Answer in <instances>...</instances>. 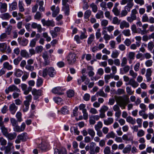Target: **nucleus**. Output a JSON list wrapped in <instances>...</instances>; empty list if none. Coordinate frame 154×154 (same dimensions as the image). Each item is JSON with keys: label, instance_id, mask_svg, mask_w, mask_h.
Here are the masks:
<instances>
[{"label": "nucleus", "instance_id": "nucleus-60", "mask_svg": "<svg viewBox=\"0 0 154 154\" xmlns=\"http://www.w3.org/2000/svg\"><path fill=\"white\" fill-rule=\"evenodd\" d=\"M109 107L107 106L103 105L101 106L99 111L105 112L107 111Z\"/></svg>", "mask_w": 154, "mask_h": 154}, {"label": "nucleus", "instance_id": "nucleus-38", "mask_svg": "<svg viewBox=\"0 0 154 154\" xmlns=\"http://www.w3.org/2000/svg\"><path fill=\"white\" fill-rule=\"evenodd\" d=\"M3 67L9 70L13 68L12 66L8 62H5L4 63Z\"/></svg>", "mask_w": 154, "mask_h": 154}, {"label": "nucleus", "instance_id": "nucleus-30", "mask_svg": "<svg viewBox=\"0 0 154 154\" xmlns=\"http://www.w3.org/2000/svg\"><path fill=\"white\" fill-rule=\"evenodd\" d=\"M95 39V36L93 34L89 35L87 43L88 45H91Z\"/></svg>", "mask_w": 154, "mask_h": 154}, {"label": "nucleus", "instance_id": "nucleus-24", "mask_svg": "<svg viewBox=\"0 0 154 154\" xmlns=\"http://www.w3.org/2000/svg\"><path fill=\"white\" fill-rule=\"evenodd\" d=\"M11 17V15L8 13L2 14L0 15V17L3 20H8Z\"/></svg>", "mask_w": 154, "mask_h": 154}, {"label": "nucleus", "instance_id": "nucleus-40", "mask_svg": "<svg viewBox=\"0 0 154 154\" xmlns=\"http://www.w3.org/2000/svg\"><path fill=\"white\" fill-rule=\"evenodd\" d=\"M115 136V133L113 131H112L108 133L106 135V137L107 139H109L110 138H114Z\"/></svg>", "mask_w": 154, "mask_h": 154}, {"label": "nucleus", "instance_id": "nucleus-17", "mask_svg": "<svg viewBox=\"0 0 154 154\" xmlns=\"http://www.w3.org/2000/svg\"><path fill=\"white\" fill-rule=\"evenodd\" d=\"M7 9V4L6 3L0 2V11L1 13L6 12Z\"/></svg>", "mask_w": 154, "mask_h": 154}, {"label": "nucleus", "instance_id": "nucleus-19", "mask_svg": "<svg viewBox=\"0 0 154 154\" xmlns=\"http://www.w3.org/2000/svg\"><path fill=\"white\" fill-rule=\"evenodd\" d=\"M17 135V134L15 132L13 133H8L5 137H6L8 140H12L14 139Z\"/></svg>", "mask_w": 154, "mask_h": 154}, {"label": "nucleus", "instance_id": "nucleus-18", "mask_svg": "<svg viewBox=\"0 0 154 154\" xmlns=\"http://www.w3.org/2000/svg\"><path fill=\"white\" fill-rule=\"evenodd\" d=\"M31 27L32 28H37L38 31L39 32H41L42 31V29L41 25L40 24H38L35 23H32Z\"/></svg>", "mask_w": 154, "mask_h": 154}, {"label": "nucleus", "instance_id": "nucleus-61", "mask_svg": "<svg viewBox=\"0 0 154 154\" xmlns=\"http://www.w3.org/2000/svg\"><path fill=\"white\" fill-rule=\"evenodd\" d=\"M10 121L11 123V124L13 127L16 125H18L17 121L14 118H11L10 119Z\"/></svg>", "mask_w": 154, "mask_h": 154}, {"label": "nucleus", "instance_id": "nucleus-58", "mask_svg": "<svg viewBox=\"0 0 154 154\" xmlns=\"http://www.w3.org/2000/svg\"><path fill=\"white\" fill-rule=\"evenodd\" d=\"M140 46V44L139 43L138 44H131L130 48L131 49L134 50H136L137 47H139Z\"/></svg>", "mask_w": 154, "mask_h": 154}, {"label": "nucleus", "instance_id": "nucleus-41", "mask_svg": "<svg viewBox=\"0 0 154 154\" xmlns=\"http://www.w3.org/2000/svg\"><path fill=\"white\" fill-rule=\"evenodd\" d=\"M88 134L92 138H94L95 135V132L94 130L91 128L88 129Z\"/></svg>", "mask_w": 154, "mask_h": 154}, {"label": "nucleus", "instance_id": "nucleus-42", "mask_svg": "<svg viewBox=\"0 0 154 154\" xmlns=\"http://www.w3.org/2000/svg\"><path fill=\"white\" fill-rule=\"evenodd\" d=\"M122 33L126 36L129 37L131 35V31L129 29L124 30Z\"/></svg>", "mask_w": 154, "mask_h": 154}, {"label": "nucleus", "instance_id": "nucleus-57", "mask_svg": "<svg viewBox=\"0 0 154 154\" xmlns=\"http://www.w3.org/2000/svg\"><path fill=\"white\" fill-rule=\"evenodd\" d=\"M112 11L116 16H118L120 14L119 11L116 7H114L113 8Z\"/></svg>", "mask_w": 154, "mask_h": 154}, {"label": "nucleus", "instance_id": "nucleus-37", "mask_svg": "<svg viewBox=\"0 0 154 154\" xmlns=\"http://www.w3.org/2000/svg\"><path fill=\"white\" fill-rule=\"evenodd\" d=\"M70 131L72 133L74 132L76 135H79V134L80 131L78 130L77 127L72 126L70 128Z\"/></svg>", "mask_w": 154, "mask_h": 154}, {"label": "nucleus", "instance_id": "nucleus-33", "mask_svg": "<svg viewBox=\"0 0 154 154\" xmlns=\"http://www.w3.org/2000/svg\"><path fill=\"white\" fill-rule=\"evenodd\" d=\"M97 97L100 96L103 97H106L107 94L104 93L103 90L101 89L98 91L96 93Z\"/></svg>", "mask_w": 154, "mask_h": 154}, {"label": "nucleus", "instance_id": "nucleus-9", "mask_svg": "<svg viewBox=\"0 0 154 154\" xmlns=\"http://www.w3.org/2000/svg\"><path fill=\"white\" fill-rule=\"evenodd\" d=\"M41 22L43 26H55L54 22L53 20L46 21L45 19H43L41 20Z\"/></svg>", "mask_w": 154, "mask_h": 154}, {"label": "nucleus", "instance_id": "nucleus-10", "mask_svg": "<svg viewBox=\"0 0 154 154\" xmlns=\"http://www.w3.org/2000/svg\"><path fill=\"white\" fill-rule=\"evenodd\" d=\"M103 73L104 71L103 69L101 68L97 70V75L93 78H91V80L92 81H94V80L95 81L97 80V79H98L99 78H100V76H98L97 75H98L100 76H101L103 74Z\"/></svg>", "mask_w": 154, "mask_h": 154}, {"label": "nucleus", "instance_id": "nucleus-51", "mask_svg": "<svg viewBox=\"0 0 154 154\" xmlns=\"http://www.w3.org/2000/svg\"><path fill=\"white\" fill-rule=\"evenodd\" d=\"M127 63V60L126 57H123L121 60V66L122 67H123L125 66L126 65Z\"/></svg>", "mask_w": 154, "mask_h": 154}, {"label": "nucleus", "instance_id": "nucleus-64", "mask_svg": "<svg viewBox=\"0 0 154 154\" xmlns=\"http://www.w3.org/2000/svg\"><path fill=\"white\" fill-rule=\"evenodd\" d=\"M145 134V132L142 129H140L137 132V135L138 137H142Z\"/></svg>", "mask_w": 154, "mask_h": 154}, {"label": "nucleus", "instance_id": "nucleus-52", "mask_svg": "<svg viewBox=\"0 0 154 154\" xmlns=\"http://www.w3.org/2000/svg\"><path fill=\"white\" fill-rule=\"evenodd\" d=\"M122 140H123L125 141H131L132 140V139L131 137H129L128 135L127 134H124L122 137Z\"/></svg>", "mask_w": 154, "mask_h": 154}, {"label": "nucleus", "instance_id": "nucleus-34", "mask_svg": "<svg viewBox=\"0 0 154 154\" xmlns=\"http://www.w3.org/2000/svg\"><path fill=\"white\" fill-rule=\"evenodd\" d=\"M42 14L39 12H37L34 16L35 19L39 20L42 17Z\"/></svg>", "mask_w": 154, "mask_h": 154}, {"label": "nucleus", "instance_id": "nucleus-59", "mask_svg": "<svg viewBox=\"0 0 154 154\" xmlns=\"http://www.w3.org/2000/svg\"><path fill=\"white\" fill-rule=\"evenodd\" d=\"M154 47L153 42H149L148 44V48L150 51H151Z\"/></svg>", "mask_w": 154, "mask_h": 154}, {"label": "nucleus", "instance_id": "nucleus-28", "mask_svg": "<svg viewBox=\"0 0 154 154\" xmlns=\"http://www.w3.org/2000/svg\"><path fill=\"white\" fill-rule=\"evenodd\" d=\"M42 91L41 90H37L35 88H33L32 91V94L33 95L38 96L42 95Z\"/></svg>", "mask_w": 154, "mask_h": 154}, {"label": "nucleus", "instance_id": "nucleus-14", "mask_svg": "<svg viewBox=\"0 0 154 154\" xmlns=\"http://www.w3.org/2000/svg\"><path fill=\"white\" fill-rule=\"evenodd\" d=\"M60 28L58 27H55L53 30H51L50 31L52 38L56 37L58 35L57 33L60 32Z\"/></svg>", "mask_w": 154, "mask_h": 154}, {"label": "nucleus", "instance_id": "nucleus-3", "mask_svg": "<svg viewBox=\"0 0 154 154\" xmlns=\"http://www.w3.org/2000/svg\"><path fill=\"white\" fill-rule=\"evenodd\" d=\"M90 81V79L87 77V76L84 75H82L80 76V78L77 79V84L80 85L82 83L85 82V83L86 85H88Z\"/></svg>", "mask_w": 154, "mask_h": 154}, {"label": "nucleus", "instance_id": "nucleus-5", "mask_svg": "<svg viewBox=\"0 0 154 154\" xmlns=\"http://www.w3.org/2000/svg\"><path fill=\"white\" fill-rule=\"evenodd\" d=\"M26 133H23L17 136V139L15 140V142L16 143H19L21 141H25L28 138Z\"/></svg>", "mask_w": 154, "mask_h": 154}, {"label": "nucleus", "instance_id": "nucleus-16", "mask_svg": "<svg viewBox=\"0 0 154 154\" xmlns=\"http://www.w3.org/2000/svg\"><path fill=\"white\" fill-rule=\"evenodd\" d=\"M142 26L143 29L142 30L141 29L139 28L140 32H139V33L141 35H143L148 32V30H146L148 26V25L147 24H144Z\"/></svg>", "mask_w": 154, "mask_h": 154}, {"label": "nucleus", "instance_id": "nucleus-8", "mask_svg": "<svg viewBox=\"0 0 154 154\" xmlns=\"http://www.w3.org/2000/svg\"><path fill=\"white\" fill-rule=\"evenodd\" d=\"M42 57L44 60V62L43 63L44 65L45 66L48 65L50 63V61L48 60L49 56L47 51H45L43 53Z\"/></svg>", "mask_w": 154, "mask_h": 154}, {"label": "nucleus", "instance_id": "nucleus-50", "mask_svg": "<svg viewBox=\"0 0 154 154\" xmlns=\"http://www.w3.org/2000/svg\"><path fill=\"white\" fill-rule=\"evenodd\" d=\"M7 35L6 33H2L0 35V41L1 42L5 41V39L7 37Z\"/></svg>", "mask_w": 154, "mask_h": 154}, {"label": "nucleus", "instance_id": "nucleus-62", "mask_svg": "<svg viewBox=\"0 0 154 154\" xmlns=\"http://www.w3.org/2000/svg\"><path fill=\"white\" fill-rule=\"evenodd\" d=\"M112 74H110L109 75H106L104 76V79L105 82L106 83H108L109 82V80L112 78Z\"/></svg>", "mask_w": 154, "mask_h": 154}, {"label": "nucleus", "instance_id": "nucleus-4", "mask_svg": "<svg viewBox=\"0 0 154 154\" xmlns=\"http://www.w3.org/2000/svg\"><path fill=\"white\" fill-rule=\"evenodd\" d=\"M67 61L70 64H74L76 60V55L74 53H69L66 57Z\"/></svg>", "mask_w": 154, "mask_h": 154}, {"label": "nucleus", "instance_id": "nucleus-49", "mask_svg": "<svg viewBox=\"0 0 154 154\" xmlns=\"http://www.w3.org/2000/svg\"><path fill=\"white\" fill-rule=\"evenodd\" d=\"M91 12L90 10H87L84 13V18L88 19L91 14Z\"/></svg>", "mask_w": 154, "mask_h": 154}, {"label": "nucleus", "instance_id": "nucleus-36", "mask_svg": "<svg viewBox=\"0 0 154 154\" xmlns=\"http://www.w3.org/2000/svg\"><path fill=\"white\" fill-rule=\"evenodd\" d=\"M23 73V72L21 70L18 69L16 70L14 72V75L16 77H19L22 75Z\"/></svg>", "mask_w": 154, "mask_h": 154}, {"label": "nucleus", "instance_id": "nucleus-13", "mask_svg": "<svg viewBox=\"0 0 154 154\" xmlns=\"http://www.w3.org/2000/svg\"><path fill=\"white\" fill-rule=\"evenodd\" d=\"M51 9L53 12L52 16L54 17H55L59 13L60 9L58 6L56 7L55 5H53L51 7Z\"/></svg>", "mask_w": 154, "mask_h": 154}, {"label": "nucleus", "instance_id": "nucleus-48", "mask_svg": "<svg viewBox=\"0 0 154 154\" xmlns=\"http://www.w3.org/2000/svg\"><path fill=\"white\" fill-rule=\"evenodd\" d=\"M1 129L3 135L5 136L8 133V129L4 126L1 127Z\"/></svg>", "mask_w": 154, "mask_h": 154}, {"label": "nucleus", "instance_id": "nucleus-27", "mask_svg": "<svg viewBox=\"0 0 154 154\" xmlns=\"http://www.w3.org/2000/svg\"><path fill=\"white\" fill-rule=\"evenodd\" d=\"M131 145H128L125 147H124L122 150V152L124 154L129 153L131 152Z\"/></svg>", "mask_w": 154, "mask_h": 154}, {"label": "nucleus", "instance_id": "nucleus-47", "mask_svg": "<svg viewBox=\"0 0 154 154\" xmlns=\"http://www.w3.org/2000/svg\"><path fill=\"white\" fill-rule=\"evenodd\" d=\"M96 17L97 19H99L104 17L103 12L101 11H99L96 15Z\"/></svg>", "mask_w": 154, "mask_h": 154}, {"label": "nucleus", "instance_id": "nucleus-11", "mask_svg": "<svg viewBox=\"0 0 154 154\" xmlns=\"http://www.w3.org/2000/svg\"><path fill=\"white\" fill-rule=\"evenodd\" d=\"M38 147L42 152H45L48 150V144L45 142H42L41 144H39Z\"/></svg>", "mask_w": 154, "mask_h": 154}, {"label": "nucleus", "instance_id": "nucleus-7", "mask_svg": "<svg viewBox=\"0 0 154 154\" xmlns=\"http://www.w3.org/2000/svg\"><path fill=\"white\" fill-rule=\"evenodd\" d=\"M20 86L21 87L22 91H23V94L25 95L28 94L32 90V88L30 87L27 89V86L25 84H21Z\"/></svg>", "mask_w": 154, "mask_h": 154}, {"label": "nucleus", "instance_id": "nucleus-54", "mask_svg": "<svg viewBox=\"0 0 154 154\" xmlns=\"http://www.w3.org/2000/svg\"><path fill=\"white\" fill-rule=\"evenodd\" d=\"M25 68L29 71L32 72L34 70V67L31 65L27 64L25 66Z\"/></svg>", "mask_w": 154, "mask_h": 154}, {"label": "nucleus", "instance_id": "nucleus-56", "mask_svg": "<svg viewBox=\"0 0 154 154\" xmlns=\"http://www.w3.org/2000/svg\"><path fill=\"white\" fill-rule=\"evenodd\" d=\"M126 91L127 93L130 95H131L134 94V91H132L131 88L129 86H127L126 88Z\"/></svg>", "mask_w": 154, "mask_h": 154}, {"label": "nucleus", "instance_id": "nucleus-31", "mask_svg": "<svg viewBox=\"0 0 154 154\" xmlns=\"http://www.w3.org/2000/svg\"><path fill=\"white\" fill-rule=\"evenodd\" d=\"M7 48V45L5 43H0V50L2 52L5 53L6 51Z\"/></svg>", "mask_w": 154, "mask_h": 154}, {"label": "nucleus", "instance_id": "nucleus-44", "mask_svg": "<svg viewBox=\"0 0 154 154\" xmlns=\"http://www.w3.org/2000/svg\"><path fill=\"white\" fill-rule=\"evenodd\" d=\"M120 20L118 18L115 17H113L112 21V23L114 24L119 25L120 24Z\"/></svg>", "mask_w": 154, "mask_h": 154}, {"label": "nucleus", "instance_id": "nucleus-6", "mask_svg": "<svg viewBox=\"0 0 154 154\" xmlns=\"http://www.w3.org/2000/svg\"><path fill=\"white\" fill-rule=\"evenodd\" d=\"M5 91L6 94H8L10 92L16 91L17 92H20V91L17 86L14 85H12L6 88Z\"/></svg>", "mask_w": 154, "mask_h": 154}, {"label": "nucleus", "instance_id": "nucleus-22", "mask_svg": "<svg viewBox=\"0 0 154 154\" xmlns=\"http://www.w3.org/2000/svg\"><path fill=\"white\" fill-rule=\"evenodd\" d=\"M120 23V27L122 29H123L125 28H128L130 26L129 23L125 20L122 21Z\"/></svg>", "mask_w": 154, "mask_h": 154}, {"label": "nucleus", "instance_id": "nucleus-63", "mask_svg": "<svg viewBox=\"0 0 154 154\" xmlns=\"http://www.w3.org/2000/svg\"><path fill=\"white\" fill-rule=\"evenodd\" d=\"M153 63V61L151 60H148L145 62L146 66L148 67L151 66Z\"/></svg>", "mask_w": 154, "mask_h": 154}, {"label": "nucleus", "instance_id": "nucleus-23", "mask_svg": "<svg viewBox=\"0 0 154 154\" xmlns=\"http://www.w3.org/2000/svg\"><path fill=\"white\" fill-rule=\"evenodd\" d=\"M20 55L22 57L26 58H28L30 57L29 54L25 50H23L21 51Z\"/></svg>", "mask_w": 154, "mask_h": 154}, {"label": "nucleus", "instance_id": "nucleus-26", "mask_svg": "<svg viewBox=\"0 0 154 154\" xmlns=\"http://www.w3.org/2000/svg\"><path fill=\"white\" fill-rule=\"evenodd\" d=\"M126 120L127 122L132 125H134L136 123L135 119L130 116L127 117Z\"/></svg>", "mask_w": 154, "mask_h": 154}, {"label": "nucleus", "instance_id": "nucleus-53", "mask_svg": "<svg viewBox=\"0 0 154 154\" xmlns=\"http://www.w3.org/2000/svg\"><path fill=\"white\" fill-rule=\"evenodd\" d=\"M37 41V39H33L31 40L29 43V46L31 47H35L36 42Z\"/></svg>", "mask_w": 154, "mask_h": 154}, {"label": "nucleus", "instance_id": "nucleus-32", "mask_svg": "<svg viewBox=\"0 0 154 154\" xmlns=\"http://www.w3.org/2000/svg\"><path fill=\"white\" fill-rule=\"evenodd\" d=\"M114 121L113 118H109L107 120H104V124L106 125H109L113 123Z\"/></svg>", "mask_w": 154, "mask_h": 154}, {"label": "nucleus", "instance_id": "nucleus-35", "mask_svg": "<svg viewBox=\"0 0 154 154\" xmlns=\"http://www.w3.org/2000/svg\"><path fill=\"white\" fill-rule=\"evenodd\" d=\"M119 54V52L118 50H115L112 51L111 57L113 58H116L118 57Z\"/></svg>", "mask_w": 154, "mask_h": 154}, {"label": "nucleus", "instance_id": "nucleus-43", "mask_svg": "<svg viewBox=\"0 0 154 154\" xmlns=\"http://www.w3.org/2000/svg\"><path fill=\"white\" fill-rule=\"evenodd\" d=\"M137 13V10L136 9H133L131 11V13L130 16L136 20L137 17L136 14Z\"/></svg>", "mask_w": 154, "mask_h": 154}, {"label": "nucleus", "instance_id": "nucleus-45", "mask_svg": "<svg viewBox=\"0 0 154 154\" xmlns=\"http://www.w3.org/2000/svg\"><path fill=\"white\" fill-rule=\"evenodd\" d=\"M22 114L20 112H18L17 113L16 115V118L17 119V121L19 122H21L23 120L22 119Z\"/></svg>", "mask_w": 154, "mask_h": 154}, {"label": "nucleus", "instance_id": "nucleus-15", "mask_svg": "<svg viewBox=\"0 0 154 154\" xmlns=\"http://www.w3.org/2000/svg\"><path fill=\"white\" fill-rule=\"evenodd\" d=\"M125 85H130L134 88H137L139 86V84L133 79H131L128 82L126 83Z\"/></svg>", "mask_w": 154, "mask_h": 154}, {"label": "nucleus", "instance_id": "nucleus-1", "mask_svg": "<svg viewBox=\"0 0 154 154\" xmlns=\"http://www.w3.org/2000/svg\"><path fill=\"white\" fill-rule=\"evenodd\" d=\"M116 101L117 104L122 109H125L126 106L129 102V98L127 96L124 98H123L121 96H114Z\"/></svg>", "mask_w": 154, "mask_h": 154}, {"label": "nucleus", "instance_id": "nucleus-12", "mask_svg": "<svg viewBox=\"0 0 154 154\" xmlns=\"http://www.w3.org/2000/svg\"><path fill=\"white\" fill-rule=\"evenodd\" d=\"M18 107L15 103H13L11 104L9 107V111L11 114L14 115L17 110Z\"/></svg>", "mask_w": 154, "mask_h": 154}, {"label": "nucleus", "instance_id": "nucleus-55", "mask_svg": "<svg viewBox=\"0 0 154 154\" xmlns=\"http://www.w3.org/2000/svg\"><path fill=\"white\" fill-rule=\"evenodd\" d=\"M22 60V58L20 56H19L14 60V63L15 65H18Z\"/></svg>", "mask_w": 154, "mask_h": 154}, {"label": "nucleus", "instance_id": "nucleus-2", "mask_svg": "<svg viewBox=\"0 0 154 154\" xmlns=\"http://www.w3.org/2000/svg\"><path fill=\"white\" fill-rule=\"evenodd\" d=\"M56 74V70L53 67H47L43 69L42 76L45 77L48 75L50 77H54Z\"/></svg>", "mask_w": 154, "mask_h": 154}, {"label": "nucleus", "instance_id": "nucleus-20", "mask_svg": "<svg viewBox=\"0 0 154 154\" xmlns=\"http://www.w3.org/2000/svg\"><path fill=\"white\" fill-rule=\"evenodd\" d=\"M62 91V89L61 87H57L53 88L52 90V92L53 93L55 94H57L59 95H61L62 93L61 92Z\"/></svg>", "mask_w": 154, "mask_h": 154}, {"label": "nucleus", "instance_id": "nucleus-39", "mask_svg": "<svg viewBox=\"0 0 154 154\" xmlns=\"http://www.w3.org/2000/svg\"><path fill=\"white\" fill-rule=\"evenodd\" d=\"M133 4L128 3L127 5L124 7V10H126L128 12H130L131 10V8L133 6Z\"/></svg>", "mask_w": 154, "mask_h": 154}, {"label": "nucleus", "instance_id": "nucleus-25", "mask_svg": "<svg viewBox=\"0 0 154 154\" xmlns=\"http://www.w3.org/2000/svg\"><path fill=\"white\" fill-rule=\"evenodd\" d=\"M135 53L134 52H130L127 55V57L129 60V63L130 62L133 60L135 58Z\"/></svg>", "mask_w": 154, "mask_h": 154}, {"label": "nucleus", "instance_id": "nucleus-29", "mask_svg": "<svg viewBox=\"0 0 154 154\" xmlns=\"http://www.w3.org/2000/svg\"><path fill=\"white\" fill-rule=\"evenodd\" d=\"M18 5L19 11L21 12H23L25 10V9L24 8V5L23 1H19Z\"/></svg>", "mask_w": 154, "mask_h": 154}, {"label": "nucleus", "instance_id": "nucleus-21", "mask_svg": "<svg viewBox=\"0 0 154 154\" xmlns=\"http://www.w3.org/2000/svg\"><path fill=\"white\" fill-rule=\"evenodd\" d=\"M120 69L121 73L122 74L127 73L130 69V66L128 65H126Z\"/></svg>", "mask_w": 154, "mask_h": 154}, {"label": "nucleus", "instance_id": "nucleus-46", "mask_svg": "<svg viewBox=\"0 0 154 154\" xmlns=\"http://www.w3.org/2000/svg\"><path fill=\"white\" fill-rule=\"evenodd\" d=\"M103 126V124L100 121L98 122L97 124L94 126L95 129L96 130H98L101 128Z\"/></svg>", "mask_w": 154, "mask_h": 154}]
</instances>
